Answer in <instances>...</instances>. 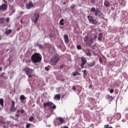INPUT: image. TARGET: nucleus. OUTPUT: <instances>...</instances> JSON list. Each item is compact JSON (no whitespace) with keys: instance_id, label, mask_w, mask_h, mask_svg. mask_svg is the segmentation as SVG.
Wrapping results in <instances>:
<instances>
[{"instance_id":"f257e3e1","label":"nucleus","mask_w":128,"mask_h":128,"mask_svg":"<svg viewBox=\"0 0 128 128\" xmlns=\"http://www.w3.org/2000/svg\"><path fill=\"white\" fill-rule=\"evenodd\" d=\"M42 55L38 53H34L31 56V60L33 64H38L42 62Z\"/></svg>"},{"instance_id":"f03ea898","label":"nucleus","mask_w":128,"mask_h":128,"mask_svg":"<svg viewBox=\"0 0 128 128\" xmlns=\"http://www.w3.org/2000/svg\"><path fill=\"white\" fill-rule=\"evenodd\" d=\"M24 70L26 74H27V76H28V78H32L34 76V69H32L28 68H26L24 69Z\"/></svg>"},{"instance_id":"7ed1b4c3","label":"nucleus","mask_w":128,"mask_h":128,"mask_svg":"<svg viewBox=\"0 0 128 128\" xmlns=\"http://www.w3.org/2000/svg\"><path fill=\"white\" fill-rule=\"evenodd\" d=\"M58 62V56H56L54 57H52L50 62V64L51 66H56L57 62Z\"/></svg>"},{"instance_id":"20e7f679","label":"nucleus","mask_w":128,"mask_h":128,"mask_svg":"<svg viewBox=\"0 0 128 128\" xmlns=\"http://www.w3.org/2000/svg\"><path fill=\"white\" fill-rule=\"evenodd\" d=\"M96 38V36H95L94 39L90 38V40H88V38L87 36H86L84 38V42L86 44H94Z\"/></svg>"},{"instance_id":"39448f33","label":"nucleus","mask_w":128,"mask_h":128,"mask_svg":"<svg viewBox=\"0 0 128 128\" xmlns=\"http://www.w3.org/2000/svg\"><path fill=\"white\" fill-rule=\"evenodd\" d=\"M90 12H94L95 16H102V12L98 9H96V8H91Z\"/></svg>"},{"instance_id":"423d86ee","label":"nucleus","mask_w":128,"mask_h":128,"mask_svg":"<svg viewBox=\"0 0 128 128\" xmlns=\"http://www.w3.org/2000/svg\"><path fill=\"white\" fill-rule=\"evenodd\" d=\"M46 106H50V108H54V109L56 108V106L55 105H54V104H52V102H47L44 104V108H46Z\"/></svg>"},{"instance_id":"0eeeda50","label":"nucleus","mask_w":128,"mask_h":128,"mask_svg":"<svg viewBox=\"0 0 128 128\" xmlns=\"http://www.w3.org/2000/svg\"><path fill=\"white\" fill-rule=\"evenodd\" d=\"M38 18H40V14L36 13L32 18V22H33L34 24H36V22L38 20Z\"/></svg>"},{"instance_id":"6e6552de","label":"nucleus","mask_w":128,"mask_h":128,"mask_svg":"<svg viewBox=\"0 0 128 128\" xmlns=\"http://www.w3.org/2000/svg\"><path fill=\"white\" fill-rule=\"evenodd\" d=\"M88 18L90 22L92 24H98L96 20H94V18H92V16H88Z\"/></svg>"},{"instance_id":"1a4fd4ad","label":"nucleus","mask_w":128,"mask_h":128,"mask_svg":"<svg viewBox=\"0 0 128 128\" xmlns=\"http://www.w3.org/2000/svg\"><path fill=\"white\" fill-rule=\"evenodd\" d=\"M82 64L80 65V66L82 68H83L84 64H86V58L84 57H82Z\"/></svg>"},{"instance_id":"9d476101","label":"nucleus","mask_w":128,"mask_h":128,"mask_svg":"<svg viewBox=\"0 0 128 128\" xmlns=\"http://www.w3.org/2000/svg\"><path fill=\"white\" fill-rule=\"evenodd\" d=\"M8 8V6L6 4H2L0 6V10H6Z\"/></svg>"},{"instance_id":"9b49d317","label":"nucleus","mask_w":128,"mask_h":128,"mask_svg":"<svg viewBox=\"0 0 128 128\" xmlns=\"http://www.w3.org/2000/svg\"><path fill=\"white\" fill-rule=\"evenodd\" d=\"M34 6V4L32 2H29L28 4H26V8L30 9L32 8Z\"/></svg>"},{"instance_id":"f8f14e48","label":"nucleus","mask_w":128,"mask_h":128,"mask_svg":"<svg viewBox=\"0 0 128 128\" xmlns=\"http://www.w3.org/2000/svg\"><path fill=\"white\" fill-rule=\"evenodd\" d=\"M64 40L66 44H68V42L69 40H68V35L66 34L64 35Z\"/></svg>"},{"instance_id":"ddd939ff","label":"nucleus","mask_w":128,"mask_h":128,"mask_svg":"<svg viewBox=\"0 0 128 128\" xmlns=\"http://www.w3.org/2000/svg\"><path fill=\"white\" fill-rule=\"evenodd\" d=\"M59 122H60V124H62L64 122V120L63 119V118L59 117L57 118Z\"/></svg>"},{"instance_id":"4468645a","label":"nucleus","mask_w":128,"mask_h":128,"mask_svg":"<svg viewBox=\"0 0 128 128\" xmlns=\"http://www.w3.org/2000/svg\"><path fill=\"white\" fill-rule=\"evenodd\" d=\"M54 100H60V94H56L54 97Z\"/></svg>"},{"instance_id":"2eb2a0df","label":"nucleus","mask_w":128,"mask_h":128,"mask_svg":"<svg viewBox=\"0 0 128 128\" xmlns=\"http://www.w3.org/2000/svg\"><path fill=\"white\" fill-rule=\"evenodd\" d=\"M87 52H88L86 53V56H92V51H90V49H88Z\"/></svg>"},{"instance_id":"dca6fc26","label":"nucleus","mask_w":128,"mask_h":128,"mask_svg":"<svg viewBox=\"0 0 128 128\" xmlns=\"http://www.w3.org/2000/svg\"><path fill=\"white\" fill-rule=\"evenodd\" d=\"M64 18H62L59 22L60 26H64Z\"/></svg>"},{"instance_id":"f3484780","label":"nucleus","mask_w":128,"mask_h":128,"mask_svg":"<svg viewBox=\"0 0 128 128\" xmlns=\"http://www.w3.org/2000/svg\"><path fill=\"white\" fill-rule=\"evenodd\" d=\"M110 2H108V1H106L104 2V6H106L107 8L110 6Z\"/></svg>"},{"instance_id":"a211bd4d","label":"nucleus","mask_w":128,"mask_h":128,"mask_svg":"<svg viewBox=\"0 0 128 128\" xmlns=\"http://www.w3.org/2000/svg\"><path fill=\"white\" fill-rule=\"evenodd\" d=\"M102 34L100 33L98 34V40H102Z\"/></svg>"},{"instance_id":"6ab92c4d","label":"nucleus","mask_w":128,"mask_h":128,"mask_svg":"<svg viewBox=\"0 0 128 128\" xmlns=\"http://www.w3.org/2000/svg\"><path fill=\"white\" fill-rule=\"evenodd\" d=\"M80 74L78 72H75L73 73V76H80Z\"/></svg>"},{"instance_id":"aec40b11","label":"nucleus","mask_w":128,"mask_h":128,"mask_svg":"<svg viewBox=\"0 0 128 128\" xmlns=\"http://www.w3.org/2000/svg\"><path fill=\"white\" fill-rule=\"evenodd\" d=\"M0 104L2 107L4 106V99L0 98Z\"/></svg>"},{"instance_id":"412c9836","label":"nucleus","mask_w":128,"mask_h":128,"mask_svg":"<svg viewBox=\"0 0 128 128\" xmlns=\"http://www.w3.org/2000/svg\"><path fill=\"white\" fill-rule=\"evenodd\" d=\"M12 30H8L6 31V34H10L12 32Z\"/></svg>"},{"instance_id":"4be33fe9","label":"nucleus","mask_w":128,"mask_h":128,"mask_svg":"<svg viewBox=\"0 0 128 128\" xmlns=\"http://www.w3.org/2000/svg\"><path fill=\"white\" fill-rule=\"evenodd\" d=\"M12 108H14V106H15V102H14V100L12 101Z\"/></svg>"},{"instance_id":"5701e85b","label":"nucleus","mask_w":128,"mask_h":128,"mask_svg":"<svg viewBox=\"0 0 128 128\" xmlns=\"http://www.w3.org/2000/svg\"><path fill=\"white\" fill-rule=\"evenodd\" d=\"M25 98H26V96H24V95H22L20 96V99L22 100H24Z\"/></svg>"},{"instance_id":"b1692460","label":"nucleus","mask_w":128,"mask_h":128,"mask_svg":"<svg viewBox=\"0 0 128 128\" xmlns=\"http://www.w3.org/2000/svg\"><path fill=\"white\" fill-rule=\"evenodd\" d=\"M4 22V18H2L0 19V22L2 24V22Z\"/></svg>"},{"instance_id":"393cba45","label":"nucleus","mask_w":128,"mask_h":128,"mask_svg":"<svg viewBox=\"0 0 128 128\" xmlns=\"http://www.w3.org/2000/svg\"><path fill=\"white\" fill-rule=\"evenodd\" d=\"M34 116L30 117L29 118L30 122H32V120H34Z\"/></svg>"},{"instance_id":"a878e982","label":"nucleus","mask_w":128,"mask_h":128,"mask_svg":"<svg viewBox=\"0 0 128 128\" xmlns=\"http://www.w3.org/2000/svg\"><path fill=\"white\" fill-rule=\"evenodd\" d=\"M30 124H26V128H30Z\"/></svg>"},{"instance_id":"bb28decb","label":"nucleus","mask_w":128,"mask_h":128,"mask_svg":"<svg viewBox=\"0 0 128 128\" xmlns=\"http://www.w3.org/2000/svg\"><path fill=\"white\" fill-rule=\"evenodd\" d=\"M77 48H78V50H80V48H82V47L78 45Z\"/></svg>"},{"instance_id":"cd10ccee","label":"nucleus","mask_w":128,"mask_h":128,"mask_svg":"<svg viewBox=\"0 0 128 128\" xmlns=\"http://www.w3.org/2000/svg\"><path fill=\"white\" fill-rule=\"evenodd\" d=\"M94 62H93V63H90V64H89V66H94Z\"/></svg>"},{"instance_id":"c85d7f7f","label":"nucleus","mask_w":128,"mask_h":128,"mask_svg":"<svg viewBox=\"0 0 128 128\" xmlns=\"http://www.w3.org/2000/svg\"><path fill=\"white\" fill-rule=\"evenodd\" d=\"M110 94H112V93L114 92V89H111V90H110Z\"/></svg>"},{"instance_id":"c756f323","label":"nucleus","mask_w":128,"mask_h":128,"mask_svg":"<svg viewBox=\"0 0 128 128\" xmlns=\"http://www.w3.org/2000/svg\"><path fill=\"white\" fill-rule=\"evenodd\" d=\"M16 118H15V120H18V114H16Z\"/></svg>"},{"instance_id":"7c9ffc66","label":"nucleus","mask_w":128,"mask_h":128,"mask_svg":"<svg viewBox=\"0 0 128 128\" xmlns=\"http://www.w3.org/2000/svg\"><path fill=\"white\" fill-rule=\"evenodd\" d=\"M56 92H60V88H57L56 89Z\"/></svg>"},{"instance_id":"2f4dec72","label":"nucleus","mask_w":128,"mask_h":128,"mask_svg":"<svg viewBox=\"0 0 128 128\" xmlns=\"http://www.w3.org/2000/svg\"><path fill=\"white\" fill-rule=\"evenodd\" d=\"M20 112H21V114H24V110H20Z\"/></svg>"},{"instance_id":"473e14b6","label":"nucleus","mask_w":128,"mask_h":128,"mask_svg":"<svg viewBox=\"0 0 128 128\" xmlns=\"http://www.w3.org/2000/svg\"><path fill=\"white\" fill-rule=\"evenodd\" d=\"M72 8H74V4H72L71 6Z\"/></svg>"},{"instance_id":"72a5a7b5","label":"nucleus","mask_w":128,"mask_h":128,"mask_svg":"<svg viewBox=\"0 0 128 128\" xmlns=\"http://www.w3.org/2000/svg\"><path fill=\"white\" fill-rule=\"evenodd\" d=\"M104 128H108V125H105L104 126Z\"/></svg>"},{"instance_id":"f704fd0d","label":"nucleus","mask_w":128,"mask_h":128,"mask_svg":"<svg viewBox=\"0 0 128 128\" xmlns=\"http://www.w3.org/2000/svg\"><path fill=\"white\" fill-rule=\"evenodd\" d=\"M82 72H86V70H82Z\"/></svg>"},{"instance_id":"c9c22d12","label":"nucleus","mask_w":128,"mask_h":128,"mask_svg":"<svg viewBox=\"0 0 128 128\" xmlns=\"http://www.w3.org/2000/svg\"><path fill=\"white\" fill-rule=\"evenodd\" d=\"M100 62L101 63H102V59H100Z\"/></svg>"},{"instance_id":"e433bc0d","label":"nucleus","mask_w":128,"mask_h":128,"mask_svg":"<svg viewBox=\"0 0 128 128\" xmlns=\"http://www.w3.org/2000/svg\"><path fill=\"white\" fill-rule=\"evenodd\" d=\"M45 70H48V68L46 67Z\"/></svg>"},{"instance_id":"4c0bfd02","label":"nucleus","mask_w":128,"mask_h":128,"mask_svg":"<svg viewBox=\"0 0 128 128\" xmlns=\"http://www.w3.org/2000/svg\"><path fill=\"white\" fill-rule=\"evenodd\" d=\"M6 21L9 22L10 21V18H6Z\"/></svg>"},{"instance_id":"58836bf2","label":"nucleus","mask_w":128,"mask_h":128,"mask_svg":"<svg viewBox=\"0 0 128 128\" xmlns=\"http://www.w3.org/2000/svg\"><path fill=\"white\" fill-rule=\"evenodd\" d=\"M84 76H86V72H84Z\"/></svg>"},{"instance_id":"ea45409f","label":"nucleus","mask_w":128,"mask_h":128,"mask_svg":"<svg viewBox=\"0 0 128 128\" xmlns=\"http://www.w3.org/2000/svg\"><path fill=\"white\" fill-rule=\"evenodd\" d=\"M2 70V67H0V72Z\"/></svg>"},{"instance_id":"a19ab883","label":"nucleus","mask_w":128,"mask_h":128,"mask_svg":"<svg viewBox=\"0 0 128 128\" xmlns=\"http://www.w3.org/2000/svg\"><path fill=\"white\" fill-rule=\"evenodd\" d=\"M72 90H76V87L75 86H73L72 87Z\"/></svg>"},{"instance_id":"79ce46f5","label":"nucleus","mask_w":128,"mask_h":128,"mask_svg":"<svg viewBox=\"0 0 128 128\" xmlns=\"http://www.w3.org/2000/svg\"><path fill=\"white\" fill-rule=\"evenodd\" d=\"M63 128H68V126H65L63 127Z\"/></svg>"},{"instance_id":"37998d69","label":"nucleus","mask_w":128,"mask_h":128,"mask_svg":"<svg viewBox=\"0 0 128 128\" xmlns=\"http://www.w3.org/2000/svg\"><path fill=\"white\" fill-rule=\"evenodd\" d=\"M91 2H94V1H92V0H91Z\"/></svg>"},{"instance_id":"c03bdc74","label":"nucleus","mask_w":128,"mask_h":128,"mask_svg":"<svg viewBox=\"0 0 128 128\" xmlns=\"http://www.w3.org/2000/svg\"><path fill=\"white\" fill-rule=\"evenodd\" d=\"M4 128H6V126H4Z\"/></svg>"},{"instance_id":"a18cd8bd","label":"nucleus","mask_w":128,"mask_h":128,"mask_svg":"<svg viewBox=\"0 0 128 128\" xmlns=\"http://www.w3.org/2000/svg\"><path fill=\"white\" fill-rule=\"evenodd\" d=\"M26 0H24V2H26Z\"/></svg>"},{"instance_id":"49530a36","label":"nucleus","mask_w":128,"mask_h":128,"mask_svg":"<svg viewBox=\"0 0 128 128\" xmlns=\"http://www.w3.org/2000/svg\"><path fill=\"white\" fill-rule=\"evenodd\" d=\"M4 2H5V1H4Z\"/></svg>"},{"instance_id":"de8ad7c7","label":"nucleus","mask_w":128,"mask_h":128,"mask_svg":"<svg viewBox=\"0 0 128 128\" xmlns=\"http://www.w3.org/2000/svg\"><path fill=\"white\" fill-rule=\"evenodd\" d=\"M21 22H22V21L21 20Z\"/></svg>"},{"instance_id":"09e8293b","label":"nucleus","mask_w":128,"mask_h":128,"mask_svg":"<svg viewBox=\"0 0 128 128\" xmlns=\"http://www.w3.org/2000/svg\"><path fill=\"white\" fill-rule=\"evenodd\" d=\"M1 38H0V40Z\"/></svg>"}]
</instances>
